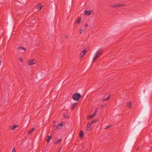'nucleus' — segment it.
I'll return each mask as SVG.
<instances>
[{
    "label": "nucleus",
    "mask_w": 152,
    "mask_h": 152,
    "mask_svg": "<svg viewBox=\"0 0 152 152\" xmlns=\"http://www.w3.org/2000/svg\"><path fill=\"white\" fill-rule=\"evenodd\" d=\"M103 50L102 48H100L96 53L93 59V61L95 60L98 59V58L102 54Z\"/></svg>",
    "instance_id": "obj_1"
},
{
    "label": "nucleus",
    "mask_w": 152,
    "mask_h": 152,
    "mask_svg": "<svg viewBox=\"0 0 152 152\" xmlns=\"http://www.w3.org/2000/svg\"><path fill=\"white\" fill-rule=\"evenodd\" d=\"M81 97L79 93H75L72 95V97L75 100L78 101Z\"/></svg>",
    "instance_id": "obj_2"
},
{
    "label": "nucleus",
    "mask_w": 152,
    "mask_h": 152,
    "mask_svg": "<svg viewBox=\"0 0 152 152\" xmlns=\"http://www.w3.org/2000/svg\"><path fill=\"white\" fill-rule=\"evenodd\" d=\"M125 6V5L124 4H117L112 5L111 6V7L112 8H116V7H123V6Z\"/></svg>",
    "instance_id": "obj_3"
},
{
    "label": "nucleus",
    "mask_w": 152,
    "mask_h": 152,
    "mask_svg": "<svg viewBox=\"0 0 152 152\" xmlns=\"http://www.w3.org/2000/svg\"><path fill=\"white\" fill-rule=\"evenodd\" d=\"M37 61L35 59L30 60L27 62V64L29 65H31L36 63Z\"/></svg>",
    "instance_id": "obj_4"
},
{
    "label": "nucleus",
    "mask_w": 152,
    "mask_h": 152,
    "mask_svg": "<svg viewBox=\"0 0 152 152\" xmlns=\"http://www.w3.org/2000/svg\"><path fill=\"white\" fill-rule=\"evenodd\" d=\"M87 51L85 49L81 52L80 56V59L83 58L85 54L87 53Z\"/></svg>",
    "instance_id": "obj_5"
},
{
    "label": "nucleus",
    "mask_w": 152,
    "mask_h": 152,
    "mask_svg": "<svg viewBox=\"0 0 152 152\" xmlns=\"http://www.w3.org/2000/svg\"><path fill=\"white\" fill-rule=\"evenodd\" d=\"M63 122H62L61 123H59L56 127V129L57 130L61 128V126L63 125Z\"/></svg>",
    "instance_id": "obj_6"
},
{
    "label": "nucleus",
    "mask_w": 152,
    "mask_h": 152,
    "mask_svg": "<svg viewBox=\"0 0 152 152\" xmlns=\"http://www.w3.org/2000/svg\"><path fill=\"white\" fill-rule=\"evenodd\" d=\"M89 122H88V124L87 125V127H86V130L88 131H89L91 129V125L92 124H91V123L89 124Z\"/></svg>",
    "instance_id": "obj_7"
},
{
    "label": "nucleus",
    "mask_w": 152,
    "mask_h": 152,
    "mask_svg": "<svg viewBox=\"0 0 152 152\" xmlns=\"http://www.w3.org/2000/svg\"><path fill=\"white\" fill-rule=\"evenodd\" d=\"M42 7V5L40 3L38 4L36 6V8L39 10H40Z\"/></svg>",
    "instance_id": "obj_8"
},
{
    "label": "nucleus",
    "mask_w": 152,
    "mask_h": 152,
    "mask_svg": "<svg viewBox=\"0 0 152 152\" xmlns=\"http://www.w3.org/2000/svg\"><path fill=\"white\" fill-rule=\"evenodd\" d=\"M77 103L73 104L71 108V110H74L75 108L77 106Z\"/></svg>",
    "instance_id": "obj_9"
},
{
    "label": "nucleus",
    "mask_w": 152,
    "mask_h": 152,
    "mask_svg": "<svg viewBox=\"0 0 152 152\" xmlns=\"http://www.w3.org/2000/svg\"><path fill=\"white\" fill-rule=\"evenodd\" d=\"M52 136H51L48 135L46 137V140L48 142H49Z\"/></svg>",
    "instance_id": "obj_10"
},
{
    "label": "nucleus",
    "mask_w": 152,
    "mask_h": 152,
    "mask_svg": "<svg viewBox=\"0 0 152 152\" xmlns=\"http://www.w3.org/2000/svg\"><path fill=\"white\" fill-rule=\"evenodd\" d=\"M91 11H90L88 10H86L85 12V14L86 15L89 16L91 14Z\"/></svg>",
    "instance_id": "obj_11"
},
{
    "label": "nucleus",
    "mask_w": 152,
    "mask_h": 152,
    "mask_svg": "<svg viewBox=\"0 0 152 152\" xmlns=\"http://www.w3.org/2000/svg\"><path fill=\"white\" fill-rule=\"evenodd\" d=\"M18 127V126L17 125H15L13 126H10V130H13L16 127Z\"/></svg>",
    "instance_id": "obj_12"
},
{
    "label": "nucleus",
    "mask_w": 152,
    "mask_h": 152,
    "mask_svg": "<svg viewBox=\"0 0 152 152\" xmlns=\"http://www.w3.org/2000/svg\"><path fill=\"white\" fill-rule=\"evenodd\" d=\"M111 95H109L107 98L103 99L102 100V101L104 102L105 101H108L111 98Z\"/></svg>",
    "instance_id": "obj_13"
},
{
    "label": "nucleus",
    "mask_w": 152,
    "mask_h": 152,
    "mask_svg": "<svg viewBox=\"0 0 152 152\" xmlns=\"http://www.w3.org/2000/svg\"><path fill=\"white\" fill-rule=\"evenodd\" d=\"M84 133L83 130H81L79 136L80 138H82L83 137Z\"/></svg>",
    "instance_id": "obj_14"
},
{
    "label": "nucleus",
    "mask_w": 152,
    "mask_h": 152,
    "mask_svg": "<svg viewBox=\"0 0 152 152\" xmlns=\"http://www.w3.org/2000/svg\"><path fill=\"white\" fill-rule=\"evenodd\" d=\"M95 116V114H92V115H89L87 117L88 119H91Z\"/></svg>",
    "instance_id": "obj_15"
},
{
    "label": "nucleus",
    "mask_w": 152,
    "mask_h": 152,
    "mask_svg": "<svg viewBox=\"0 0 152 152\" xmlns=\"http://www.w3.org/2000/svg\"><path fill=\"white\" fill-rule=\"evenodd\" d=\"M35 129L34 127L32 128L31 130L30 131H29V132H28V134H32L34 132V131Z\"/></svg>",
    "instance_id": "obj_16"
},
{
    "label": "nucleus",
    "mask_w": 152,
    "mask_h": 152,
    "mask_svg": "<svg viewBox=\"0 0 152 152\" xmlns=\"http://www.w3.org/2000/svg\"><path fill=\"white\" fill-rule=\"evenodd\" d=\"M18 49L19 50H24V53L26 51L25 48L22 46L19 47L18 48Z\"/></svg>",
    "instance_id": "obj_17"
},
{
    "label": "nucleus",
    "mask_w": 152,
    "mask_h": 152,
    "mask_svg": "<svg viewBox=\"0 0 152 152\" xmlns=\"http://www.w3.org/2000/svg\"><path fill=\"white\" fill-rule=\"evenodd\" d=\"M82 18H81V17H80L77 20L76 22V23H80L81 21H82Z\"/></svg>",
    "instance_id": "obj_18"
},
{
    "label": "nucleus",
    "mask_w": 152,
    "mask_h": 152,
    "mask_svg": "<svg viewBox=\"0 0 152 152\" xmlns=\"http://www.w3.org/2000/svg\"><path fill=\"white\" fill-rule=\"evenodd\" d=\"M62 140L61 139H58L57 141L54 142L55 144H58Z\"/></svg>",
    "instance_id": "obj_19"
},
{
    "label": "nucleus",
    "mask_w": 152,
    "mask_h": 152,
    "mask_svg": "<svg viewBox=\"0 0 152 152\" xmlns=\"http://www.w3.org/2000/svg\"><path fill=\"white\" fill-rule=\"evenodd\" d=\"M98 121V119H95L92 121L91 123V124H93L94 123L97 122Z\"/></svg>",
    "instance_id": "obj_20"
},
{
    "label": "nucleus",
    "mask_w": 152,
    "mask_h": 152,
    "mask_svg": "<svg viewBox=\"0 0 152 152\" xmlns=\"http://www.w3.org/2000/svg\"><path fill=\"white\" fill-rule=\"evenodd\" d=\"M132 103L130 102L127 104V106L129 107L130 108H131Z\"/></svg>",
    "instance_id": "obj_21"
},
{
    "label": "nucleus",
    "mask_w": 152,
    "mask_h": 152,
    "mask_svg": "<svg viewBox=\"0 0 152 152\" xmlns=\"http://www.w3.org/2000/svg\"><path fill=\"white\" fill-rule=\"evenodd\" d=\"M112 125H109L107 126L105 128V129H109L110 127H111L112 126Z\"/></svg>",
    "instance_id": "obj_22"
},
{
    "label": "nucleus",
    "mask_w": 152,
    "mask_h": 152,
    "mask_svg": "<svg viewBox=\"0 0 152 152\" xmlns=\"http://www.w3.org/2000/svg\"><path fill=\"white\" fill-rule=\"evenodd\" d=\"M64 118H65L66 119H68L69 118V116H67V115H64Z\"/></svg>",
    "instance_id": "obj_23"
},
{
    "label": "nucleus",
    "mask_w": 152,
    "mask_h": 152,
    "mask_svg": "<svg viewBox=\"0 0 152 152\" xmlns=\"http://www.w3.org/2000/svg\"><path fill=\"white\" fill-rule=\"evenodd\" d=\"M98 112V111L97 110V109H96L94 112V113L93 114H95V116L96 115V114Z\"/></svg>",
    "instance_id": "obj_24"
},
{
    "label": "nucleus",
    "mask_w": 152,
    "mask_h": 152,
    "mask_svg": "<svg viewBox=\"0 0 152 152\" xmlns=\"http://www.w3.org/2000/svg\"><path fill=\"white\" fill-rule=\"evenodd\" d=\"M80 34H82V33H83V30L80 29Z\"/></svg>",
    "instance_id": "obj_25"
},
{
    "label": "nucleus",
    "mask_w": 152,
    "mask_h": 152,
    "mask_svg": "<svg viewBox=\"0 0 152 152\" xmlns=\"http://www.w3.org/2000/svg\"><path fill=\"white\" fill-rule=\"evenodd\" d=\"M12 151H15V147H14L13 148V149L12 150Z\"/></svg>",
    "instance_id": "obj_26"
},
{
    "label": "nucleus",
    "mask_w": 152,
    "mask_h": 152,
    "mask_svg": "<svg viewBox=\"0 0 152 152\" xmlns=\"http://www.w3.org/2000/svg\"><path fill=\"white\" fill-rule=\"evenodd\" d=\"M19 58L20 59L21 62H23V60L21 58Z\"/></svg>",
    "instance_id": "obj_27"
},
{
    "label": "nucleus",
    "mask_w": 152,
    "mask_h": 152,
    "mask_svg": "<svg viewBox=\"0 0 152 152\" xmlns=\"http://www.w3.org/2000/svg\"><path fill=\"white\" fill-rule=\"evenodd\" d=\"M84 26H85V27H87L88 26V24L87 23H86L84 25Z\"/></svg>",
    "instance_id": "obj_28"
},
{
    "label": "nucleus",
    "mask_w": 152,
    "mask_h": 152,
    "mask_svg": "<svg viewBox=\"0 0 152 152\" xmlns=\"http://www.w3.org/2000/svg\"><path fill=\"white\" fill-rule=\"evenodd\" d=\"M69 36L68 35H66L65 36V37L66 38H69Z\"/></svg>",
    "instance_id": "obj_29"
},
{
    "label": "nucleus",
    "mask_w": 152,
    "mask_h": 152,
    "mask_svg": "<svg viewBox=\"0 0 152 152\" xmlns=\"http://www.w3.org/2000/svg\"><path fill=\"white\" fill-rule=\"evenodd\" d=\"M106 104H105L104 106L103 105L102 107H104L106 106Z\"/></svg>",
    "instance_id": "obj_30"
},
{
    "label": "nucleus",
    "mask_w": 152,
    "mask_h": 152,
    "mask_svg": "<svg viewBox=\"0 0 152 152\" xmlns=\"http://www.w3.org/2000/svg\"><path fill=\"white\" fill-rule=\"evenodd\" d=\"M60 150V149L59 150L58 152H59V151Z\"/></svg>",
    "instance_id": "obj_31"
},
{
    "label": "nucleus",
    "mask_w": 152,
    "mask_h": 152,
    "mask_svg": "<svg viewBox=\"0 0 152 152\" xmlns=\"http://www.w3.org/2000/svg\"><path fill=\"white\" fill-rule=\"evenodd\" d=\"M151 150H152V146H151Z\"/></svg>",
    "instance_id": "obj_32"
},
{
    "label": "nucleus",
    "mask_w": 152,
    "mask_h": 152,
    "mask_svg": "<svg viewBox=\"0 0 152 152\" xmlns=\"http://www.w3.org/2000/svg\"><path fill=\"white\" fill-rule=\"evenodd\" d=\"M56 126V125H54V126Z\"/></svg>",
    "instance_id": "obj_33"
},
{
    "label": "nucleus",
    "mask_w": 152,
    "mask_h": 152,
    "mask_svg": "<svg viewBox=\"0 0 152 152\" xmlns=\"http://www.w3.org/2000/svg\"><path fill=\"white\" fill-rule=\"evenodd\" d=\"M12 152H16V151H12Z\"/></svg>",
    "instance_id": "obj_34"
}]
</instances>
